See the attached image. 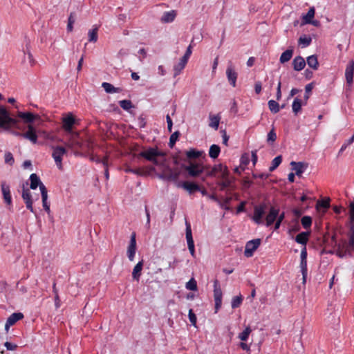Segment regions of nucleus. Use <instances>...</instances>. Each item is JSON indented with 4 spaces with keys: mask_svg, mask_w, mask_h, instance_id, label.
Returning a JSON list of instances; mask_svg holds the SVG:
<instances>
[{
    "mask_svg": "<svg viewBox=\"0 0 354 354\" xmlns=\"http://www.w3.org/2000/svg\"><path fill=\"white\" fill-rule=\"evenodd\" d=\"M0 120L5 123V129L6 130L17 127L18 120L12 118L9 111L3 106H0Z\"/></svg>",
    "mask_w": 354,
    "mask_h": 354,
    "instance_id": "3",
    "label": "nucleus"
},
{
    "mask_svg": "<svg viewBox=\"0 0 354 354\" xmlns=\"http://www.w3.org/2000/svg\"><path fill=\"white\" fill-rule=\"evenodd\" d=\"M261 243V239H255L246 243L244 255L249 258L253 256L254 251L259 247Z\"/></svg>",
    "mask_w": 354,
    "mask_h": 354,
    "instance_id": "6",
    "label": "nucleus"
},
{
    "mask_svg": "<svg viewBox=\"0 0 354 354\" xmlns=\"http://www.w3.org/2000/svg\"><path fill=\"white\" fill-rule=\"evenodd\" d=\"M221 178L223 180L219 183V185L221 186V190H223L231 185L232 180L229 178V176H227L226 177H221Z\"/></svg>",
    "mask_w": 354,
    "mask_h": 354,
    "instance_id": "42",
    "label": "nucleus"
},
{
    "mask_svg": "<svg viewBox=\"0 0 354 354\" xmlns=\"http://www.w3.org/2000/svg\"><path fill=\"white\" fill-rule=\"evenodd\" d=\"M290 165L292 166V169L295 171V174L299 177H300L308 168V164L304 162L292 161Z\"/></svg>",
    "mask_w": 354,
    "mask_h": 354,
    "instance_id": "14",
    "label": "nucleus"
},
{
    "mask_svg": "<svg viewBox=\"0 0 354 354\" xmlns=\"http://www.w3.org/2000/svg\"><path fill=\"white\" fill-rule=\"evenodd\" d=\"M22 138L29 140L33 144L37 142V135L32 125L28 126V131L22 134Z\"/></svg>",
    "mask_w": 354,
    "mask_h": 354,
    "instance_id": "20",
    "label": "nucleus"
},
{
    "mask_svg": "<svg viewBox=\"0 0 354 354\" xmlns=\"http://www.w3.org/2000/svg\"><path fill=\"white\" fill-rule=\"evenodd\" d=\"M188 317H189V322H191L192 325L196 326L197 319H196V316L194 313L192 309H190L189 310Z\"/></svg>",
    "mask_w": 354,
    "mask_h": 354,
    "instance_id": "57",
    "label": "nucleus"
},
{
    "mask_svg": "<svg viewBox=\"0 0 354 354\" xmlns=\"http://www.w3.org/2000/svg\"><path fill=\"white\" fill-rule=\"evenodd\" d=\"M266 204L262 203L254 207V214L252 217V221L257 225L263 224V216L265 214Z\"/></svg>",
    "mask_w": 354,
    "mask_h": 354,
    "instance_id": "4",
    "label": "nucleus"
},
{
    "mask_svg": "<svg viewBox=\"0 0 354 354\" xmlns=\"http://www.w3.org/2000/svg\"><path fill=\"white\" fill-rule=\"evenodd\" d=\"M21 197L24 201L26 208L29 209L31 212H34V209L32 207V194L28 188H25L24 185L23 186V191Z\"/></svg>",
    "mask_w": 354,
    "mask_h": 354,
    "instance_id": "10",
    "label": "nucleus"
},
{
    "mask_svg": "<svg viewBox=\"0 0 354 354\" xmlns=\"http://www.w3.org/2000/svg\"><path fill=\"white\" fill-rule=\"evenodd\" d=\"M185 169L189 176L197 177L204 172L205 167L201 164L190 163L185 167Z\"/></svg>",
    "mask_w": 354,
    "mask_h": 354,
    "instance_id": "8",
    "label": "nucleus"
},
{
    "mask_svg": "<svg viewBox=\"0 0 354 354\" xmlns=\"http://www.w3.org/2000/svg\"><path fill=\"white\" fill-rule=\"evenodd\" d=\"M97 30L98 27L96 26H95L93 28L88 30V41L95 43L97 41Z\"/></svg>",
    "mask_w": 354,
    "mask_h": 354,
    "instance_id": "34",
    "label": "nucleus"
},
{
    "mask_svg": "<svg viewBox=\"0 0 354 354\" xmlns=\"http://www.w3.org/2000/svg\"><path fill=\"white\" fill-rule=\"evenodd\" d=\"M293 55L292 49H287L280 56L279 61L281 64H284L292 58Z\"/></svg>",
    "mask_w": 354,
    "mask_h": 354,
    "instance_id": "31",
    "label": "nucleus"
},
{
    "mask_svg": "<svg viewBox=\"0 0 354 354\" xmlns=\"http://www.w3.org/2000/svg\"><path fill=\"white\" fill-rule=\"evenodd\" d=\"M24 315L21 313H14L8 319L5 324V329L8 331L9 328L21 319Z\"/></svg>",
    "mask_w": 354,
    "mask_h": 354,
    "instance_id": "19",
    "label": "nucleus"
},
{
    "mask_svg": "<svg viewBox=\"0 0 354 354\" xmlns=\"http://www.w3.org/2000/svg\"><path fill=\"white\" fill-rule=\"evenodd\" d=\"M246 201H241L236 208V214L243 212L245 211Z\"/></svg>",
    "mask_w": 354,
    "mask_h": 354,
    "instance_id": "60",
    "label": "nucleus"
},
{
    "mask_svg": "<svg viewBox=\"0 0 354 354\" xmlns=\"http://www.w3.org/2000/svg\"><path fill=\"white\" fill-rule=\"evenodd\" d=\"M176 15V13L174 10L165 12L161 17V21L163 23H171L175 19Z\"/></svg>",
    "mask_w": 354,
    "mask_h": 354,
    "instance_id": "28",
    "label": "nucleus"
},
{
    "mask_svg": "<svg viewBox=\"0 0 354 354\" xmlns=\"http://www.w3.org/2000/svg\"><path fill=\"white\" fill-rule=\"evenodd\" d=\"M63 128L67 132H71L73 126L75 122V118L71 113H68L66 117L63 118Z\"/></svg>",
    "mask_w": 354,
    "mask_h": 354,
    "instance_id": "21",
    "label": "nucleus"
},
{
    "mask_svg": "<svg viewBox=\"0 0 354 354\" xmlns=\"http://www.w3.org/2000/svg\"><path fill=\"white\" fill-rule=\"evenodd\" d=\"M313 88V82L308 84L305 86V94H304V98L306 102L308 100V98L310 97V93L312 91Z\"/></svg>",
    "mask_w": 354,
    "mask_h": 354,
    "instance_id": "52",
    "label": "nucleus"
},
{
    "mask_svg": "<svg viewBox=\"0 0 354 354\" xmlns=\"http://www.w3.org/2000/svg\"><path fill=\"white\" fill-rule=\"evenodd\" d=\"M138 127L140 129L144 128L146 126V121H145V119L142 117V115H140L138 118Z\"/></svg>",
    "mask_w": 354,
    "mask_h": 354,
    "instance_id": "64",
    "label": "nucleus"
},
{
    "mask_svg": "<svg viewBox=\"0 0 354 354\" xmlns=\"http://www.w3.org/2000/svg\"><path fill=\"white\" fill-rule=\"evenodd\" d=\"M268 108L272 113H277L280 111V106L277 102L270 100L268 102Z\"/></svg>",
    "mask_w": 354,
    "mask_h": 354,
    "instance_id": "36",
    "label": "nucleus"
},
{
    "mask_svg": "<svg viewBox=\"0 0 354 354\" xmlns=\"http://www.w3.org/2000/svg\"><path fill=\"white\" fill-rule=\"evenodd\" d=\"M293 68L296 71H301L306 66V61L301 56L295 57L292 62Z\"/></svg>",
    "mask_w": 354,
    "mask_h": 354,
    "instance_id": "22",
    "label": "nucleus"
},
{
    "mask_svg": "<svg viewBox=\"0 0 354 354\" xmlns=\"http://www.w3.org/2000/svg\"><path fill=\"white\" fill-rule=\"evenodd\" d=\"M18 116L26 123H32L35 120L39 118V115H34L30 112H19Z\"/></svg>",
    "mask_w": 354,
    "mask_h": 354,
    "instance_id": "23",
    "label": "nucleus"
},
{
    "mask_svg": "<svg viewBox=\"0 0 354 354\" xmlns=\"http://www.w3.org/2000/svg\"><path fill=\"white\" fill-rule=\"evenodd\" d=\"M188 59H185V57H181L179 62L174 65V77L178 75L181 71L185 68Z\"/></svg>",
    "mask_w": 354,
    "mask_h": 354,
    "instance_id": "25",
    "label": "nucleus"
},
{
    "mask_svg": "<svg viewBox=\"0 0 354 354\" xmlns=\"http://www.w3.org/2000/svg\"><path fill=\"white\" fill-rule=\"evenodd\" d=\"M177 187L183 188L184 189L187 191L190 194H192L194 192L200 190V187L198 185L189 181L178 182L177 183Z\"/></svg>",
    "mask_w": 354,
    "mask_h": 354,
    "instance_id": "13",
    "label": "nucleus"
},
{
    "mask_svg": "<svg viewBox=\"0 0 354 354\" xmlns=\"http://www.w3.org/2000/svg\"><path fill=\"white\" fill-rule=\"evenodd\" d=\"M4 160L6 164L9 165H12L15 162L14 157L10 151H7L5 153Z\"/></svg>",
    "mask_w": 354,
    "mask_h": 354,
    "instance_id": "50",
    "label": "nucleus"
},
{
    "mask_svg": "<svg viewBox=\"0 0 354 354\" xmlns=\"http://www.w3.org/2000/svg\"><path fill=\"white\" fill-rule=\"evenodd\" d=\"M314 15H315V8L313 7V8H310L308 10V12L306 13V15L305 16H304V17H303L304 24H310L311 20L314 17Z\"/></svg>",
    "mask_w": 354,
    "mask_h": 354,
    "instance_id": "37",
    "label": "nucleus"
},
{
    "mask_svg": "<svg viewBox=\"0 0 354 354\" xmlns=\"http://www.w3.org/2000/svg\"><path fill=\"white\" fill-rule=\"evenodd\" d=\"M1 187L4 202L6 203V205H11L12 196L10 194V186L7 185L5 182H2Z\"/></svg>",
    "mask_w": 354,
    "mask_h": 354,
    "instance_id": "16",
    "label": "nucleus"
},
{
    "mask_svg": "<svg viewBox=\"0 0 354 354\" xmlns=\"http://www.w3.org/2000/svg\"><path fill=\"white\" fill-rule=\"evenodd\" d=\"M281 162H282V156H277V157H275L272 161V164L269 168V171H273L274 170H275L279 166V165L281 163Z\"/></svg>",
    "mask_w": 354,
    "mask_h": 354,
    "instance_id": "38",
    "label": "nucleus"
},
{
    "mask_svg": "<svg viewBox=\"0 0 354 354\" xmlns=\"http://www.w3.org/2000/svg\"><path fill=\"white\" fill-rule=\"evenodd\" d=\"M308 236L309 232H302L296 236L295 241L299 244L306 246L308 241Z\"/></svg>",
    "mask_w": 354,
    "mask_h": 354,
    "instance_id": "27",
    "label": "nucleus"
},
{
    "mask_svg": "<svg viewBox=\"0 0 354 354\" xmlns=\"http://www.w3.org/2000/svg\"><path fill=\"white\" fill-rule=\"evenodd\" d=\"M301 222L304 228L308 229L310 228L312 225V218L309 216H304L302 217Z\"/></svg>",
    "mask_w": 354,
    "mask_h": 354,
    "instance_id": "45",
    "label": "nucleus"
},
{
    "mask_svg": "<svg viewBox=\"0 0 354 354\" xmlns=\"http://www.w3.org/2000/svg\"><path fill=\"white\" fill-rule=\"evenodd\" d=\"M354 73V60L349 61L345 70V77L348 84L351 85L353 82Z\"/></svg>",
    "mask_w": 354,
    "mask_h": 354,
    "instance_id": "17",
    "label": "nucleus"
},
{
    "mask_svg": "<svg viewBox=\"0 0 354 354\" xmlns=\"http://www.w3.org/2000/svg\"><path fill=\"white\" fill-rule=\"evenodd\" d=\"M40 192L42 201H48V191L45 185L40 186Z\"/></svg>",
    "mask_w": 354,
    "mask_h": 354,
    "instance_id": "59",
    "label": "nucleus"
},
{
    "mask_svg": "<svg viewBox=\"0 0 354 354\" xmlns=\"http://www.w3.org/2000/svg\"><path fill=\"white\" fill-rule=\"evenodd\" d=\"M143 267V260H141L139 261L133 268V272H132V277L133 279L139 281L140 275H141V271L142 270Z\"/></svg>",
    "mask_w": 354,
    "mask_h": 354,
    "instance_id": "26",
    "label": "nucleus"
},
{
    "mask_svg": "<svg viewBox=\"0 0 354 354\" xmlns=\"http://www.w3.org/2000/svg\"><path fill=\"white\" fill-rule=\"evenodd\" d=\"M0 120L5 123V129L6 130L17 127L18 120L12 118L9 111L3 106H0Z\"/></svg>",
    "mask_w": 354,
    "mask_h": 354,
    "instance_id": "2",
    "label": "nucleus"
},
{
    "mask_svg": "<svg viewBox=\"0 0 354 354\" xmlns=\"http://www.w3.org/2000/svg\"><path fill=\"white\" fill-rule=\"evenodd\" d=\"M306 62L309 67L312 68L313 70H317L319 67V62L317 60V57L315 55H313L308 56L306 58Z\"/></svg>",
    "mask_w": 354,
    "mask_h": 354,
    "instance_id": "29",
    "label": "nucleus"
},
{
    "mask_svg": "<svg viewBox=\"0 0 354 354\" xmlns=\"http://www.w3.org/2000/svg\"><path fill=\"white\" fill-rule=\"evenodd\" d=\"M312 41V39L309 36L304 35L299 37V44H303L304 47L308 46Z\"/></svg>",
    "mask_w": 354,
    "mask_h": 354,
    "instance_id": "47",
    "label": "nucleus"
},
{
    "mask_svg": "<svg viewBox=\"0 0 354 354\" xmlns=\"http://www.w3.org/2000/svg\"><path fill=\"white\" fill-rule=\"evenodd\" d=\"M217 173L221 174V178L229 176V171L227 167L226 166L223 165L222 164L214 165V167L207 173V176H215L216 174Z\"/></svg>",
    "mask_w": 354,
    "mask_h": 354,
    "instance_id": "9",
    "label": "nucleus"
},
{
    "mask_svg": "<svg viewBox=\"0 0 354 354\" xmlns=\"http://www.w3.org/2000/svg\"><path fill=\"white\" fill-rule=\"evenodd\" d=\"M180 135V133L178 131H175L174 133H173L171 135V136L169 138V147L172 148L174 146V145L176 142V141L178 140Z\"/></svg>",
    "mask_w": 354,
    "mask_h": 354,
    "instance_id": "44",
    "label": "nucleus"
},
{
    "mask_svg": "<svg viewBox=\"0 0 354 354\" xmlns=\"http://www.w3.org/2000/svg\"><path fill=\"white\" fill-rule=\"evenodd\" d=\"M185 235H186V239L187 243L188 249L189 250H194V242L193 240L192 233V228L190 223L185 221Z\"/></svg>",
    "mask_w": 354,
    "mask_h": 354,
    "instance_id": "18",
    "label": "nucleus"
},
{
    "mask_svg": "<svg viewBox=\"0 0 354 354\" xmlns=\"http://www.w3.org/2000/svg\"><path fill=\"white\" fill-rule=\"evenodd\" d=\"M4 346H6V349L8 351H15L17 347V346L16 344H12L8 342H5Z\"/></svg>",
    "mask_w": 354,
    "mask_h": 354,
    "instance_id": "62",
    "label": "nucleus"
},
{
    "mask_svg": "<svg viewBox=\"0 0 354 354\" xmlns=\"http://www.w3.org/2000/svg\"><path fill=\"white\" fill-rule=\"evenodd\" d=\"M102 165L104 167V176L106 180L109 178V173L108 169V158L106 156L103 158Z\"/></svg>",
    "mask_w": 354,
    "mask_h": 354,
    "instance_id": "55",
    "label": "nucleus"
},
{
    "mask_svg": "<svg viewBox=\"0 0 354 354\" xmlns=\"http://www.w3.org/2000/svg\"><path fill=\"white\" fill-rule=\"evenodd\" d=\"M75 23V19L73 17V13H71L68 20V24H67V30L68 32H71L73 30V25Z\"/></svg>",
    "mask_w": 354,
    "mask_h": 354,
    "instance_id": "56",
    "label": "nucleus"
},
{
    "mask_svg": "<svg viewBox=\"0 0 354 354\" xmlns=\"http://www.w3.org/2000/svg\"><path fill=\"white\" fill-rule=\"evenodd\" d=\"M285 218V212H282L281 214H279L277 219L275 220V224H274V230H278L280 227V225Z\"/></svg>",
    "mask_w": 354,
    "mask_h": 354,
    "instance_id": "53",
    "label": "nucleus"
},
{
    "mask_svg": "<svg viewBox=\"0 0 354 354\" xmlns=\"http://www.w3.org/2000/svg\"><path fill=\"white\" fill-rule=\"evenodd\" d=\"M136 252V234L133 233L131 236L130 242L127 248V257L130 261L134 260Z\"/></svg>",
    "mask_w": 354,
    "mask_h": 354,
    "instance_id": "11",
    "label": "nucleus"
},
{
    "mask_svg": "<svg viewBox=\"0 0 354 354\" xmlns=\"http://www.w3.org/2000/svg\"><path fill=\"white\" fill-rule=\"evenodd\" d=\"M252 330L250 328V326H248L246 327L243 330V332H241L239 335V338L241 340V341H246L248 339V337L251 333Z\"/></svg>",
    "mask_w": 354,
    "mask_h": 354,
    "instance_id": "43",
    "label": "nucleus"
},
{
    "mask_svg": "<svg viewBox=\"0 0 354 354\" xmlns=\"http://www.w3.org/2000/svg\"><path fill=\"white\" fill-rule=\"evenodd\" d=\"M301 105V100L298 97H295L292 104V111L295 114H297L298 112L300 111Z\"/></svg>",
    "mask_w": 354,
    "mask_h": 354,
    "instance_id": "39",
    "label": "nucleus"
},
{
    "mask_svg": "<svg viewBox=\"0 0 354 354\" xmlns=\"http://www.w3.org/2000/svg\"><path fill=\"white\" fill-rule=\"evenodd\" d=\"M209 118L210 120L209 126L216 130L219 125L221 117L218 115H213L210 114Z\"/></svg>",
    "mask_w": 354,
    "mask_h": 354,
    "instance_id": "35",
    "label": "nucleus"
},
{
    "mask_svg": "<svg viewBox=\"0 0 354 354\" xmlns=\"http://www.w3.org/2000/svg\"><path fill=\"white\" fill-rule=\"evenodd\" d=\"M279 214V209L272 206L269 209V212L266 216V226L269 227L274 223Z\"/></svg>",
    "mask_w": 354,
    "mask_h": 354,
    "instance_id": "12",
    "label": "nucleus"
},
{
    "mask_svg": "<svg viewBox=\"0 0 354 354\" xmlns=\"http://www.w3.org/2000/svg\"><path fill=\"white\" fill-rule=\"evenodd\" d=\"M243 301V297L240 295L239 296L234 297L232 299L231 306L233 309L239 307Z\"/></svg>",
    "mask_w": 354,
    "mask_h": 354,
    "instance_id": "41",
    "label": "nucleus"
},
{
    "mask_svg": "<svg viewBox=\"0 0 354 354\" xmlns=\"http://www.w3.org/2000/svg\"><path fill=\"white\" fill-rule=\"evenodd\" d=\"M185 287L189 290L196 291L197 290V282L194 278H192L187 282Z\"/></svg>",
    "mask_w": 354,
    "mask_h": 354,
    "instance_id": "48",
    "label": "nucleus"
},
{
    "mask_svg": "<svg viewBox=\"0 0 354 354\" xmlns=\"http://www.w3.org/2000/svg\"><path fill=\"white\" fill-rule=\"evenodd\" d=\"M119 104L121 108H122L125 111H129L133 106L131 100H122L119 101Z\"/></svg>",
    "mask_w": 354,
    "mask_h": 354,
    "instance_id": "40",
    "label": "nucleus"
},
{
    "mask_svg": "<svg viewBox=\"0 0 354 354\" xmlns=\"http://www.w3.org/2000/svg\"><path fill=\"white\" fill-rule=\"evenodd\" d=\"M165 153L161 151H158L157 148L150 147L145 151H142L139 153V156L152 162L155 165H158L159 162L157 159L158 156H165Z\"/></svg>",
    "mask_w": 354,
    "mask_h": 354,
    "instance_id": "1",
    "label": "nucleus"
},
{
    "mask_svg": "<svg viewBox=\"0 0 354 354\" xmlns=\"http://www.w3.org/2000/svg\"><path fill=\"white\" fill-rule=\"evenodd\" d=\"M192 53V45L190 44L187 48V50H186V52L184 54V55L183 56V57H185V59H189Z\"/></svg>",
    "mask_w": 354,
    "mask_h": 354,
    "instance_id": "63",
    "label": "nucleus"
},
{
    "mask_svg": "<svg viewBox=\"0 0 354 354\" xmlns=\"http://www.w3.org/2000/svg\"><path fill=\"white\" fill-rule=\"evenodd\" d=\"M329 207H330L329 199L318 201L317 203V205H316V207L317 209H319V207H322V208L326 209Z\"/></svg>",
    "mask_w": 354,
    "mask_h": 354,
    "instance_id": "54",
    "label": "nucleus"
},
{
    "mask_svg": "<svg viewBox=\"0 0 354 354\" xmlns=\"http://www.w3.org/2000/svg\"><path fill=\"white\" fill-rule=\"evenodd\" d=\"M231 201V198L230 197H227V198H225L224 201L223 202H221L223 203V207H221L222 209H224L225 210H230V207L227 205V204H229Z\"/></svg>",
    "mask_w": 354,
    "mask_h": 354,
    "instance_id": "61",
    "label": "nucleus"
},
{
    "mask_svg": "<svg viewBox=\"0 0 354 354\" xmlns=\"http://www.w3.org/2000/svg\"><path fill=\"white\" fill-rule=\"evenodd\" d=\"M102 87L107 93H119L121 91L120 88L115 87L113 85L109 82H103L102 84Z\"/></svg>",
    "mask_w": 354,
    "mask_h": 354,
    "instance_id": "30",
    "label": "nucleus"
},
{
    "mask_svg": "<svg viewBox=\"0 0 354 354\" xmlns=\"http://www.w3.org/2000/svg\"><path fill=\"white\" fill-rule=\"evenodd\" d=\"M222 290L219 281L217 279L214 281V298L215 301L216 313L220 309L222 304Z\"/></svg>",
    "mask_w": 354,
    "mask_h": 354,
    "instance_id": "5",
    "label": "nucleus"
},
{
    "mask_svg": "<svg viewBox=\"0 0 354 354\" xmlns=\"http://www.w3.org/2000/svg\"><path fill=\"white\" fill-rule=\"evenodd\" d=\"M241 165L246 166L250 162L249 155L247 153H244L241 156L240 158Z\"/></svg>",
    "mask_w": 354,
    "mask_h": 354,
    "instance_id": "58",
    "label": "nucleus"
},
{
    "mask_svg": "<svg viewBox=\"0 0 354 354\" xmlns=\"http://www.w3.org/2000/svg\"><path fill=\"white\" fill-rule=\"evenodd\" d=\"M179 177V172L173 171L169 169V172L167 174V180L176 181Z\"/></svg>",
    "mask_w": 354,
    "mask_h": 354,
    "instance_id": "49",
    "label": "nucleus"
},
{
    "mask_svg": "<svg viewBox=\"0 0 354 354\" xmlns=\"http://www.w3.org/2000/svg\"><path fill=\"white\" fill-rule=\"evenodd\" d=\"M277 140V134L274 131V127L268 132L267 136V142L268 143L273 142Z\"/></svg>",
    "mask_w": 354,
    "mask_h": 354,
    "instance_id": "51",
    "label": "nucleus"
},
{
    "mask_svg": "<svg viewBox=\"0 0 354 354\" xmlns=\"http://www.w3.org/2000/svg\"><path fill=\"white\" fill-rule=\"evenodd\" d=\"M226 75L230 84L233 87H235L238 74L234 69L231 63L227 66V68L226 69Z\"/></svg>",
    "mask_w": 354,
    "mask_h": 354,
    "instance_id": "15",
    "label": "nucleus"
},
{
    "mask_svg": "<svg viewBox=\"0 0 354 354\" xmlns=\"http://www.w3.org/2000/svg\"><path fill=\"white\" fill-rule=\"evenodd\" d=\"M30 188L31 189H36L38 187L40 188V186L44 185L36 174H30Z\"/></svg>",
    "mask_w": 354,
    "mask_h": 354,
    "instance_id": "24",
    "label": "nucleus"
},
{
    "mask_svg": "<svg viewBox=\"0 0 354 354\" xmlns=\"http://www.w3.org/2000/svg\"><path fill=\"white\" fill-rule=\"evenodd\" d=\"M221 152L220 147L217 145H212L209 147V156L210 158L215 159L218 158Z\"/></svg>",
    "mask_w": 354,
    "mask_h": 354,
    "instance_id": "33",
    "label": "nucleus"
},
{
    "mask_svg": "<svg viewBox=\"0 0 354 354\" xmlns=\"http://www.w3.org/2000/svg\"><path fill=\"white\" fill-rule=\"evenodd\" d=\"M66 153V150L64 147L57 146L53 147L52 156L55 160V164L57 167L61 169L62 168V156Z\"/></svg>",
    "mask_w": 354,
    "mask_h": 354,
    "instance_id": "7",
    "label": "nucleus"
},
{
    "mask_svg": "<svg viewBox=\"0 0 354 354\" xmlns=\"http://www.w3.org/2000/svg\"><path fill=\"white\" fill-rule=\"evenodd\" d=\"M124 171L126 173H132L133 174H136V175L140 176H146L149 174V173L147 171H144L141 168L133 169V168L128 167L125 169Z\"/></svg>",
    "mask_w": 354,
    "mask_h": 354,
    "instance_id": "32",
    "label": "nucleus"
},
{
    "mask_svg": "<svg viewBox=\"0 0 354 354\" xmlns=\"http://www.w3.org/2000/svg\"><path fill=\"white\" fill-rule=\"evenodd\" d=\"M201 155V152H200L199 151H197L194 149H192L189 151H187L186 152V156L189 159L197 158L200 157Z\"/></svg>",
    "mask_w": 354,
    "mask_h": 354,
    "instance_id": "46",
    "label": "nucleus"
}]
</instances>
